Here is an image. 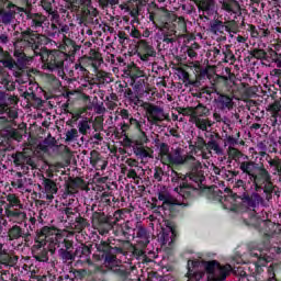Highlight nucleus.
Wrapping results in <instances>:
<instances>
[{"mask_svg": "<svg viewBox=\"0 0 281 281\" xmlns=\"http://www.w3.org/2000/svg\"><path fill=\"white\" fill-rule=\"evenodd\" d=\"M159 157L161 164H165V166H190L191 169L187 176L188 179L198 186L203 183L205 179L203 165H201V161L194 158V156L186 154L183 148L178 147L170 151V146L166 143H161L159 146Z\"/></svg>", "mask_w": 281, "mask_h": 281, "instance_id": "1", "label": "nucleus"}, {"mask_svg": "<svg viewBox=\"0 0 281 281\" xmlns=\"http://www.w3.org/2000/svg\"><path fill=\"white\" fill-rule=\"evenodd\" d=\"M207 273V281H224L232 273V266H221L218 261H188V281H199Z\"/></svg>", "mask_w": 281, "mask_h": 281, "instance_id": "2", "label": "nucleus"}, {"mask_svg": "<svg viewBox=\"0 0 281 281\" xmlns=\"http://www.w3.org/2000/svg\"><path fill=\"white\" fill-rule=\"evenodd\" d=\"M239 170L248 176L250 183L255 186L256 192L262 190V187L266 190H271V176H269L267 169L259 167L258 164L245 159L243 162H239Z\"/></svg>", "mask_w": 281, "mask_h": 281, "instance_id": "3", "label": "nucleus"}, {"mask_svg": "<svg viewBox=\"0 0 281 281\" xmlns=\"http://www.w3.org/2000/svg\"><path fill=\"white\" fill-rule=\"evenodd\" d=\"M23 40L24 41L16 42L14 44V56L15 58H18V63H20V65H27V63H30V58H27V56H25V53L19 49V47H21L23 43H27V45H31L32 49L36 52V49H38V45H41V43H43V40H45V36L34 31H26L23 33Z\"/></svg>", "mask_w": 281, "mask_h": 281, "instance_id": "4", "label": "nucleus"}, {"mask_svg": "<svg viewBox=\"0 0 281 281\" xmlns=\"http://www.w3.org/2000/svg\"><path fill=\"white\" fill-rule=\"evenodd\" d=\"M49 243V251L54 254L56 251L55 245H58V229L54 227L44 226L36 238V244L33 246V249H41Z\"/></svg>", "mask_w": 281, "mask_h": 281, "instance_id": "5", "label": "nucleus"}, {"mask_svg": "<svg viewBox=\"0 0 281 281\" xmlns=\"http://www.w3.org/2000/svg\"><path fill=\"white\" fill-rule=\"evenodd\" d=\"M213 199L222 203L224 210H231V212H238V195L233 193L228 188L221 189L215 188L213 191Z\"/></svg>", "mask_w": 281, "mask_h": 281, "instance_id": "6", "label": "nucleus"}, {"mask_svg": "<svg viewBox=\"0 0 281 281\" xmlns=\"http://www.w3.org/2000/svg\"><path fill=\"white\" fill-rule=\"evenodd\" d=\"M143 106L146 111L147 121L150 124H157V122H164V120H168V114H166L160 106L150 103H145Z\"/></svg>", "mask_w": 281, "mask_h": 281, "instance_id": "7", "label": "nucleus"}, {"mask_svg": "<svg viewBox=\"0 0 281 281\" xmlns=\"http://www.w3.org/2000/svg\"><path fill=\"white\" fill-rule=\"evenodd\" d=\"M218 3L224 12L231 14L232 18H228V21H234L236 19V14L240 12V4L237 0H218Z\"/></svg>", "mask_w": 281, "mask_h": 281, "instance_id": "8", "label": "nucleus"}, {"mask_svg": "<svg viewBox=\"0 0 281 281\" xmlns=\"http://www.w3.org/2000/svg\"><path fill=\"white\" fill-rule=\"evenodd\" d=\"M250 256H252V258H257L255 263L257 273L262 271V267H265L267 262H271V257L267 255V250L254 249L250 251Z\"/></svg>", "mask_w": 281, "mask_h": 281, "instance_id": "9", "label": "nucleus"}, {"mask_svg": "<svg viewBox=\"0 0 281 281\" xmlns=\"http://www.w3.org/2000/svg\"><path fill=\"white\" fill-rule=\"evenodd\" d=\"M65 65V55L60 52H53L48 55L47 68L49 71H56V69H63Z\"/></svg>", "mask_w": 281, "mask_h": 281, "instance_id": "10", "label": "nucleus"}, {"mask_svg": "<svg viewBox=\"0 0 281 281\" xmlns=\"http://www.w3.org/2000/svg\"><path fill=\"white\" fill-rule=\"evenodd\" d=\"M215 102L222 111H232V109H234V99L227 94L217 92Z\"/></svg>", "mask_w": 281, "mask_h": 281, "instance_id": "11", "label": "nucleus"}, {"mask_svg": "<svg viewBox=\"0 0 281 281\" xmlns=\"http://www.w3.org/2000/svg\"><path fill=\"white\" fill-rule=\"evenodd\" d=\"M90 164L92 168L95 170H106V166H109V161H106L98 150H92L90 153Z\"/></svg>", "mask_w": 281, "mask_h": 281, "instance_id": "12", "label": "nucleus"}, {"mask_svg": "<svg viewBox=\"0 0 281 281\" xmlns=\"http://www.w3.org/2000/svg\"><path fill=\"white\" fill-rule=\"evenodd\" d=\"M105 267H109L110 269H113L114 267H119L114 271H117L120 276H126V269L124 267L120 266V261L117 260V257L115 255H106L105 256Z\"/></svg>", "mask_w": 281, "mask_h": 281, "instance_id": "13", "label": "nucleus"}, {"mask_svg": "<svg viewBox=\"0 0 281 281\" xmlns=\"http://www.w3.org/2000/svg\"><path fill=\"white\" fill-rule=\"evenodd\" d=\"M13 161L15 166H31L34 168V160L32 158L23 153H18L13 155Z\"/></svg>", "mask_w": 281, "mask_h": 281, "instance_id": "14", "label": "nucleus"}, {"mask_svg": "<svg viewBox=\"0 0 281 281\" xmlns=\"http://www.w3.org/2000/svg\"><path fill=\"white\" fill-rule=\"evenodd\" d=\"M5 215L11 223H23V221L27 218V215L25 214V212H21V211L5 210Z\"/></svg>", "mask_w": 281, "mask_h": 281, "instance_id": "15", "label": "nucleus"}, {"mask_svg": "<svg viewBox=\"0 0 281 281\" xmlns=\"http://www.w3.org/2000/svg\"><path fill=\"white\" fill-rule=\"evenodd\" d=\"M159 201H162V210H168L170 205H181L180 201L170 196L169 194L166 193H159L158 194Z\"/></svg>", "mask_w": 281, "mask_h": 281, "instance_id": "16", "label": "nucleus"}, {"mask_svg": "<svg viewBox=\"0 0 281 281\" xmlns=\"http://www.w3.org/2000/svg\"><path fill=\"white\" fill-rule=\"evenodd\" d=\"M138 52L146 54V56H157L155 48L146 42V40H139L137 43Z\"/></svg>", "mask_w": 281, "mask_h": 281, "instance_id": "17", "label": "nucleus"}, {"mask_svg": "<svg viewBox=\"0 0 281 281\" xmlns=\"http://www.w3.org/2000/svg\"><path fill=\"white\" fill-rule=\"evenodd\" d=\"M244 205H248V207H256L262 201V198H260V194L252 193L251 195L244 194L241 199Z\"/></svg>", "mask_w": 281, "mask_h": 281, "instance_id": "18", "label": "nucleus"}, {"mask_svg": "<svg viewBox=\"0 0 281 281\" xmlns=\"http://www.w3.org/2000/svg\"><path fill=\"white\" fill-rule=\"evenodd\" d=\"M173 26L176 29L175 34L178 32V36H183L188 32V25L183 18H176L173 20Z\"/></svg>", "mask_w": 281, "mask_h": 281, "instance_id": "19", "label": "nucleus"}, {"mask_svg": "<svg viewBox=\"0 0 281 281\" xmlns=\"http://www.w3.org/2000/svg\"><path fill=\"white\" fill-rule=\"evenodd\" d=\"M193 190H194V188L190 187V184H188L186 182H181L179 187L175 188V192H177V194H179V196H182V199H188V196H190V194H192Z\"/></svg>", "mask_w": 281, "mask_h": 281, "instance_id": "20", "label": "nucleus"}, {"mask_svg": "<svg viewBox=\"0 0 281 281\" xmlns=\"http://www.w3.org/2000/svg\"><path fill=\"white\" fill-rule=\"evenodd\" d=\"M0 83H2L7 91H14V82H12L7 71H0Z\"/></svg>", "mask_w": 281, "mask_h": 281, "instance_id": "21", "label": "nucleus"}, {"mask_svg": "<svg viewBox=\"0 0 281 281\" xmlns=\"http://www.w3.org/2000/svg\"><path fill=\"white\" fill-rule=\"evenodd\" d=\"M228 157H229V159H233L237 164L241 162L240 159H243V161L245 159H249V156L244 155L243 153H240V150H238L234 147H228Z\"/></svg>", "mask_w": 281, "mask_h": 281, "instance_id": "22", "label": "nucleus"}, {"mask_svg": "<svg viewBox=\"0 0 281 281\" xmlns=\"http://www.w3.org/2000/svg\"><path fill=\"white\" fill-rule=\"evenodd\" d=\"M30 19L32 21L31 25L35 30H38V27H43V23H45V21H47V19L44 15H41L38 13L31 14Z\"/></svg>", "mask_w": 281, "mask_h": 281, "instance_id": "23", "label": "nucleus"}, {"mask_svg": "<svg viewBox=\"0 0 281 281\" xmlns=\"http://www.w3.org/2000/svg\"><path fill=\"white\" fill-rule=\"evenodd\" d=\"M195 147L198 148V150H201L202 159H207L210 157L209 154L205 153L207 143H205V139H203V137H198V139L195 142Z\"/></svg>", "mask_w": 281, "mask_h": 281, "instance_id": "24", "label": "nucleus"}, {"mask_svg": "<svg viewBox=\"0 0 281 281\" xmlns=\"http://www.w3.org/2000/svg\"><path fill=\"white\" fill-rule=\"evenodd\" d=\"M225 30H227V26H224L223 22L221 21H214L211 23L212 34H215V35L223 34Z\"/></svg>", "mask_w": 281, "mask_h": 281, "instance_id": "25", "label": "nucleus"}, {"mask_svg": "<svg viewBox=\"0 0 281 281\" xmlns=\"http://www.w3.org/2000/svg\"><path fill=\"white\" fill-rule=\"evenodd\" d=\"M3 102H0V106L1 105L9 106V108L14 106L18 104L19 98H16V95H12V94H4Z\"/></svg>", "mask_w": 281, "mask_h": 281, "instance_id": "26", "label": "nucleus"}, {"mask_svg": "<svg viewBox=\"0 0 281 281\" xmlns=\"http://www.w3.org/2000/svg\"><path fill=\"white\" fill-rule=\"evenodd\" d=\"M8 236L11 240H18V238H21V236H23V229H21L20 226L14 225L12 228L9 229Z\"/></svg>", "mask_w": 281, "mask_h": 281, "instance_id": "27", "label": "nucleus"}, {"mask_svg": "<svg viewBox=\"0 0 281 281\" xmlns=\"http://www.w3.org/2000/svg\"><path fill=\"white\" fill-rule=\"evenodd\" d=\"M198 8L203 12H210V10H214V0H200Z\"/></svg>", "mask_w": 281, "mask_h": 281, "instance_id": "28", "label": "nucleus"}, {"mask_svg": "<svg viewBox=\"0 0 281 281\" xmlns=\"http://www.w3.org/2000/svg\"><path fill=\"white\" fill-rule=\"evenodd\" d=\"M209 155H212V150L216 154V155H221L223 153V150L221 149V146H218V143H216V140H210L209 143H206V149Z\"/></svg>", "mask_w": 281, "mask_h": 281, "instance_id": "29", "label": "nucleus"}, {"mask_svg": "<svg viewBox=\"0 0 281 281\" xmlns=\"http://www.w3.org/2000/svg\"><path fill=\"white\" fill-rule=\"evenodd\" d=\"M0 113L8 115L10 120H16V117H19L16 110H12L8 105H0Z\"/></svg>", "mask_w": 281, "mask_h": 281, "instance_id": "30", "label": "nucleus"}, {"mask_svg": "<svg viewBox=\"0 0 281 281\" xmlns=\"http://www.w3.org/2000/svg\"><path fill=\"white\" fill-rule=\"evenodd\" d=\"M134 153L140 159H147V157H149V159H153V153H150V149L137 147Z\"/></svg>", "mask_w": 281, "mask_h": 281, "instance_id": "31", "label": "nucleus"}, {"mask_svg": "<svg viewBox=\"0 0 281 281\" xmlns=\"http://www.w3.org/2000/svg\"><path fill=\"white\" fill-rule=\"evenodd\" d=\"M192 124H195L200 131H207V126H212V123H210L209 120L205 119H194Z\"/></svg>", "mask_w": 281, "mask_h": 281, "instance_id": "32", "label": "nucleus"}, {"mask_svg": "<svg viewBox=\"0 0 281 281\" xmlns=\"http://www.w3.org/2000/svg\"><path fill=\"white\" fill-rule=\"evenodd\" d=\"M44 188L48 194H56V192H58V188H56V183L49 179L44 180Z\"/></svg>", "mask_w": 281, "mask_h": 281, "instance_id": "33", "label": "nucleus"}, {"mask_svg": "<svg viewBox=\"0 0 281 281\" xmlns=\"http://www.w3.org/2000/svg\"><path fill=\"white\" fill-rule=\"evenodd\" d=\"M7 201L10 204V207H23L21 204V200L16 196V194L10 193L7 195Z\"/></svg>", "mask_w": 281, "mask_h": 281, "instance_id": "34", "label": "nucleus"}, {"mask_svg": "<svg viewBox=\"0 0 281 281\" xmlns=\"http://www.w3.org/2000/svg\"><path fill=\"white\" fill-rule=\"evenodd\" d=\"M206 111H207V109H205V106H202L201 104L193 108L194 120H200L201 117H203V115H205Z\"/></svg>", "mask_w": 281, "mask_h": 281, "instance_id": "35", "label": "nucleus"}, {"mask_svg": "<svg viewBox=\"0 0 281 281\" xmlns=\"http://www.w3.org/2000/svg\"><path fill=\"white\" fill-rule=\"evenodd\" d=\"M179 113L190 117V122H194V108H180Z\"/></svg>", "mask_w": 281, "mask_h": 281, "instance_id": "36", "label": "nucleus"}, {"mask_svg": "<svg viewBox=\"0 0 281 281\" xmlns=\"http://www.w3.org/2000/svg\"><path fill=\"white\" fill-rule=\"evenodd\" d=\"M78 128H79V133H81V135H87V131H89L91 128V126L89 125V121L83 120V121L79 122Z\"/></svg>", "mask_w": 281, "mask_h": 281, "instance_id": "37", "label": "nucleus"}, {"mask_svg": "<svg viewBox=\"0 0 281 281\" xmlns=\"http://www.w3.org/2000/svg\"><path fill=\"white\" fill-rule=\"evenodd\" d=\"M130 124L131 126H134L137 131H139L140 135H143L146 139V132H143L142 123L139 121H137L136 119L130 117Z\"/></svg>", "mask_w": 281, "mask_h": 281, "instance_id": "38", "label": "nucleus"}, {"mask_svg": "<svg viewBox=\"0 0 281 281\" xmlns=\"http://www.w3.org/2000/svg\"><path fill=\"white\" fill-rule=\"evenodd\" d=\"M136 236L137 238H142L143 240H148V232H146V228L138 226L136 228Z\"/></svg>", "mask_w": 281, "mask_h": 281, "instance_id": "39", "label": "nucleus"}, {"mask_svg": "<svg viewBox=\"0 0 281 281\" xmlns=\"http://www.w3.org/2000/svg\"><path fill=\"white\" fill-rule=\"evenodd\" d=\"M78 137V130L71 128L66 133V142H74Z\"/></svg>", "mask_w": 281, "mask_h": 281, "instance_id": "40", "label": "nucleus"}, {"mask_svg": "<svg viewBox=\"0 0 281 281\" xmlns=\"http://www.w3.org/2000/svg\"><path fill=\"white\" fill-rule=\"evenodd\" d=\"M59 256L63 258V260H74V255H71V251L60 249Z\"/></svg>", "mask_w": 281, "mask_h": 281, "instance_id": "41", "label": "nucleus"}, {"mask_svg": "<svg viewBox=\"0 0 281 281\" xmlns=\"http://www.w3.org/2000/svg\"><path fill=\"white\" fill-rule=\"evenodd\" d=\"M35 259L38 260V262H47L49 260V257H47V250L42 251V254L35 255Z\"/></svg>", "mask_w": 281, "mask_h": 281, "instance_id": "42", "label": "nucleus"}, {"mask_svg": "<svg viewBox=\"0 0 281 281\" xmlns=\"http://www.w3.org/2000/svg\"><path fill=\"white\" fill-rule=\"evenodd\" d=\"M225 56V63H231L233 65V63H236V56H234L232 54V52L227 50L226 53H224Z\"/></svg>", "mask_w": 281, "mask_h": 281, "instance_id": "43", "label": "nucleus"}, {"mask_svg": "<svg viewBox=\"0 0 281 281\" xmlns=\"http://www.w3.org/2000/svg\"><path fill=\"white\" fill-rule=\"evenodd\" d=\"M77 229L79 232H82V229H85V227H87V220L80 217L79 220H77V225H76Z\"/></svg>", "mask_w": 281, "mask_h": 281, "instance_id": "44", "label": "nucleus"}, {"mask_svg": "<svg viewBox=\"0 0 281 281\" xmlns=\"http://www.w3.org/2000/svg\"><path fill=\"white\" fill-rule=\"evenodd\" d=\"M42 7L46 12H48V14H52V12H54V9H52V2H49L48 0L42 1Z\"/></svg>", "mask_w": 281, "mask_h": 281, "instance_id": "45", "label": "nucleus"}, {"mask_svg": "<svg viewBox=\"0 0 281 281\" xmlns=\"http://www.w3.org/2000/svg\"><path fill=\"white\" fill-rule=\"evenodd\" d=\"M130 36H132V38H142V33L139 32V30L135 29V26H133L131 29V32H130Z\"/></svg>", "mask_w": 281, "mask_h": 281, "instance_id": "46", "label": "nucleus"}, {"mask_svg": "<svg viewBox=\"0 0 281 281\" xmlns=\"http://www.w3.org/2000/svg\"><path fill=\"white\" fill-rule=\"evenodd\" d=\"M250 36L252 38H258L260 36V30L256 29V26L251 25L250 26Z\"/></svg>", "mask_w": 281, "mask_h": 281, "instance_id": "47", "label": "nucleus"}, {"mask_svg": "<svg viewBox=\"0 0 281 281\" xmlns=\"http://www.w3.org/2000/svg\"><path fill=\"white\" fill-rule=\"evenodd\" d=\"M0 227H8V220L3 217V209H0Z\"/></svg>", "mask_w": 281, "mask_h": 281, "instance_id": "48", "label": "nucleus"}, {"mask_svg": "<svg viewBox=\"0 0 281 281\" xmlns=\"http://www.w3.org/2000/svg\"><path fill=\"white\" fill-rule=\"evenodd\" d=\"M127 179H139V176H137V171H135V169H130L127 171Z\"/></svg>", "mask_w": 281, "mask_h": 281, "instance_id": "49", "label": "nucleus"}, {"mask_svg": "<svg viewBox=\"0 0 281 281\" xmlns=\"http://www.w3.org/2000/svg\"><path fill=\"white\" fill-rule=\"evenodd\" d=\"M0 260L2 262H10V255H8V250H3V252L0 254Z\"/></svg>", "mask_w": 281, "mask_h": 281, "instance_id": "50", "label": "nucleus"}, {"mask_svg": "<svg viewBox=\"0 0 281 281\" xmlns=\"http://www.w3.org/2000/svg\"><path fill=\"white\" fill-rule=\"evenodd\" d=\"M239 188H241V190H245V182L243 180H237L234 184V189L236 190H239Z\"/></svg>", "mask_w": 281, "mask_h": 281, "instance_id": "51", "label": "nucleus"}, {"mask_svg": "<svg viewBox=\"0 0 281 281\" xmlns=\"http://www.w3.org/2000/svg\"><path fill=\"white\" fill-rule=\"evenodd\" d=\"M126 164H127V166H130V168H137V166H138L137 160L132 159V158H128V159L126 160Z\"/></svg>", "mask_w": 281, "mask_h": 281, "instance_id": "52", "label": "nucleus"}, {"mask_svg": "<svg viewBox=\"0 0 281 281\" xmlns=\"http://www.w3.org/2000/svg\"><path fill=\"white\" fill-rule=\"evenodd\" d=\"M120 115L123 120H130L131 119L130 114H128V110H126V109L121 110Z\"/></svg>", "mask_w": 281, "mask_h": 281, "instance_id": "53", "label": "nucleus"}, {"mask_svg": "<svg viewBox=\"0 0 281 281\" xmlns=\"http://www.w3.org/2000/svg\"><path fill=\"white\" fill-rule=\"evenodd\" d=\"M187 54L189 58H196L198 56L196 50H194V48H188Z\"/></svg>", "mask_w": 281, "mask_h": 281, "instance_id": "54", "label": "nucleus"}, {"mask_svg": "<svg viewBox=\"0 0 281 281\" xmlns=\"http://www.w3.org/2000/svg\"><path fill=\"white\" fill-rule=\"evenodd\" d=\"M11 186H13V188H19V189H21V188H23V180L18 179L16 181H13V182L11 183Z\"/></svg>", "mask_w": 281, "mask_h": 281, "instance_id": "55", "label": "nucleus"}, {"mask_svg": "<svg viewBox=\"0 0 281 281\" xmlns=\"http://www.w3.org/2000/svg\"><path fill=\"white\" fill-rule=\"evenodd\" d=\"M169 135H171L172 137H177V138L181 137V135L179 134V131L177 128H171L169 131Z\"/></svg>", "mask_w": 281, "mask_h": 281, "instance_id": "56", "label": "nucleus"}, {"mask_svg": "<svg viewBox=\"0 0 281 281\" xmlns=\"http://www.w3.org/2000/svg\"><path fill=\"white\" fill-rule=\"evenodd\" d=\"M171 181H172L173 183H179V181H181V176H180L179 173H177V172H173V176H172V178H171Z\"/></svg>", "mask_w": 281, "mask_h": 281, "instance_id": "57", "label": "nucleus"}, {"mask_svg": "<svg viewBox=\"0 0 281 281\" xmlns=\"http://www.w3.org/2000/svg\"><path fill=\"white\" fill-rule=\"evenodd\" d=\"M138 56H139L140 60H144V61H146V60H148V58L153 57L151 55H146V53H139V52H138Z\"/></svg>", "mask_w": 281, "mask_h": 281, "instance_id": "58", "label": "nucleus"}, {"mask_svg": "<svg viewBox=\"0 0 281 281\" xmlns=\"http://www.w3.org/2000/svg\"><path fill=\"white\" fill-rule=\"evenodd\" d=\"M274 63L277 67L281 68V54H276Z\"/></svg>", "mask_w": 281, "mask_h": 281, "instance_id": "59", "label": "nucleus"}, {"mask_svg": "<svg viewBox=\"0 0 281 281\" xmlns=\"http://www.w3.org/2000/svg\"><path fill=\"white\" fill-rule=\"evenodd\" d=\"M210 170H212V172H214L215 175H221V169L216 167L214 164L211 165Z\"/></svg>", "mask_w": 281, "mask_h": 281, "instance_id": "60", "label": "nucleus"}, {"mask_svg": "<svg viewBox=\"0 0 281 281\" xmlns=\"http://www.w3.org/2000/svg\"><path fill=\"white\" fill-rule=\"evenodd\" d=\"M64 244H65V250L66 251H69V249H71V247H74V244L69 240H64Z\"/></svg>", "mask_w": 281, "mask_h": 281, "instance_id": "61", "label": "nucleus"}, {"mask_svg": "<svg viewBox=\"0 0 281 281\" xmlns=\"http://www.w3.org/2000/svg\"><path fill=\"white\" fill-rule=\"evenodd\" d=\"M3 23H10L12 21V15L11 14H4L2 16Z\"/></svg>", "mask_w": 281, "mask_h": 281, "instance_id": "62", "label": "nucleus"}, {"mask_svg": "<svg viewBox=\"0 0 281 281\" xmlns=\"http://www.w3.org/2000/svg\"><path fill=\"white\" fill-rule=\"evenodd\" d=\"M60 34H69V26L68 25H64L60 27L59 30Z\"/></svg>", "mask_w": 281, "mask_h": 281, "instance_id": "63", "label": "nucleus"}, {"mask_svg": "<svg viewBox=\"0 0 281 281\" xmlns=\"http://www.w3.org/2000/svg\"><path fill=\"white\" fill-rule=\"evenodd\" d=\"M259 36H262V37L269 36V30L259 29Z\"/></svg>", "mask_w": 281, "mask_h": 281, "instance_id": "64", "label": "nucleus"}]
</instances>
